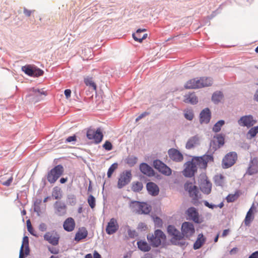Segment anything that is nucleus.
Instances as JSON below:
<instances>
[{
  "instance_id": "nucleus-1",
  "label": "nucleus",
  "mask_w": 258,
  "mask_h": 258,
  "mask_svg": "<svg viewBox=\"0 0 258 258\" xmlns=\"http://www.w3.org/2000/svg\"><path fill=\"white\" fill-rule=\"evenodd\" d=\"M149 243L153 247H158L166 239V236L160 229H156L154 233H149L147 235Z\"/></svg>"
},
{
  "instance_id": "nucleus-2",
  "label": "nucleus",
  "mask_w": 258,
  "mask_h": 258,
  "mask_svg": "<svg viewBox=\"0 0 258 258\" xmlns=\"http://www.w3.org/2000/svg\"><path fill=\"white\" fill-rule=\"evenodd\" d=\"M64 172V168L61 164L55 166L46 175L48 181L52 184L55 181L62 175Z\"/></svg>"
},
{
  "instance_id": "nucleus-3",
  "label": "nucleus",
  "mask_w": 258,
  "mask_h": 258,
  "mask_svg": "<svg viewBox=\"0 0 258 258\" xmlns=\"http://www.w3.org/2000/svg\"><path fill=\"white\" fill-rule=\"evenodd\" d=\"M225 143V137L223 134H219L214 136L211 141L209 149L208 151L209 154L213 155L216 151L222 147Z\"/></svg>"
},
{
  "instance_id": "nucleus-4",
  "label": "nucleus",
  "mask_w": 258,
  "mask_h": 258,
  "mask_svg": "<svg viewBox=\"0 0 258 258\" xmlns=\"http://www.w3.org/2000/svg\"><path fill=\"white\" fill-rule=\"evenodd\" d=\"M195 233L194 224L189 222H184L181 226V240H190Z\"/></svg>"
},
{
  "instance_id": "nucleus-5",
  "label": "nucleus",
  "mask_w": 258,
  "mask_h": 258,
  "mask_svg": "<svg viewBox=\"0 0 258 258\" xmlns=\"http://www.w3.org/2000/svg\"><path fill=\"white\" fill-rule=\"evenodd\" d=\"M192 160H194L196 166H199L200 168L203 169H206L208 163L214 161L213 155L207 154L201 156L194 157Z\"/></svg>"
},
{
  "instance_id": "nucleus-6",
  "label": "nucleus",
  "mask_w": 258,
  "mask_h": 258,
  "mask_svg": "<svg viewBox=\"0 0 258 258\" xmlns=\"http://www.w3.org/2000/svg\"><path fill=\"white\" fill-rule=\"evenodd\" d=\"M199 184L200 190L205 195H209L211 192L212 184L208 179L205 173L200 174L199 179Z\"/></svg>"
},
{
  "instance_id": "nucleus-7",
  "label": "nucleus",
  "mask_w": 258,
  "mask_h": 258,
  "mask_svg": "<svg viewBox=\"0 0 258 258\" xmlns=\"http://www.w3.org/2000/svg\"><path fill=\"white\" fill-rule=\"evenodd\" d=\"M184 189L189 193V196L192 198V202L196 205L199 199V190L197 186L193 185L191 182H186L184 185Z\"/></svg>"
},
{
  "instance_id": "nucleus-8",
  "label": "nucleus",
  "mask_w": 258,
  "mask_h": 258,
  "mask_svg": "<svg viewBox=\"0 0 258 258\" xmlns=\"http://www.w3.org/2000/svg\"><path fill=\"white\" fill-rule=\"evenodd\" d=\"M22 71L28 76L33 77H38L42 76L44 74V71L42 70L29 64L23 66Z\"/></svg>"
},
{
  "instance_id": "nucleus-9",
  "label": "nucleus",
  "mask_w": 258,
  "mask_h": 258,
  "mask_svg": "<svg viewBox=\"0 0 258 258\" xmlns=\"http://www.w3.org/2000/svg\"><path fill=\"white\" fill-rule=\"evenodd\" d=\"M86 136L89 140H94V143L98 144L103 139V134L100 128L98 127L96 131L89 129L87 132Z\"/></svg>"
},
{
  "instance_id": "nucleus-10",
  "label": "nucleus",
  "mask_w": 258,
  "mask_h": 258,
  "mask_svg": "<svg viewBox=\"0 0 258 258\" xmlns=\"http://www.w3.org/2000/svg\"><path fill=\"white\" fill-rule=\"evenodd\" d=\"M237 159V154L235 152L227 153L223 158L222 166L224 169L228 168L233 166Z\"/></svg>"
},
{
  "instance_id": "nucleus-11",
  "label": "nucleus",
  "mask_w": 258,
  "mask_h": 258,
  "mask_svg": "<svg viewBox=\"0 0 258 258\" xmlns=\"http://www.w3.org/2000/svg\"><path fill=\"white\" fill-rule=\"evenodd\" d=\"M153 166L154 168L159 172L165 175L169 176L172 173L171 169L164 163L159 159L154 160Z\"/></svg>"
},
{
  "instance_id": "nucleus-12",
  "label": "nucleus",
  "mask_w": 258,
  "mask_h": 258,
  "mask_svg": "<svg viewBox=\"0 0 258 258\" xmlns=\"http://www.w3.org/2000/svg\"><path fill=\"white\" fill-rule=\"evenodd\" d=\"M46 95L45 92L38 89L32 88L27 96L30 102L36 103L42 99V95Z\"/></svg>"
},
{
  "instance_id": "nucleus-13",
  "label": "nucleus",
  "mask_w": 258,
  "mask_h": 258,
  "mask_svg": "<svg viewBox=\"0 0 258 258\" xmlns=\"http://www.w3.org/2000/svg\"><path fill=\"white\" fill-rule=\"evenodd\" d=\"M132 173L131 170H125L120 174L118 180L117 187L121 189L127 185L132 180Z\"/></svg>"
},
{
  "instance_id": "nucleus-14",
  "label": "nucleus",
  "mask_w": 258,
  "mask_h": 258,
  "mask_svg": "<svg viewBox=\"0 0 258 258\" xmlns=\"http://www.w3.org/2000/svg\"><path fill=\"white\" fill-rule=\"evenodd\" d=\"M44 239L48 241L52 245L55 246L58 244L60 236L55 230L47 232L44 235Z\"/></svg>"
},
{
  "instance_id": "nucleus-15",
  "label": "nucleus",
  "mask_w": 258,
  "mask_h": 258,
  "mask_svg": "<svg viewBox=\"0 0 258 258\" xmlns=\"http://www.w3.org/2000/svg\"><path fill=\"white\" fill-rule=\"evenodd\" d=\"M185 169L183 171V175L186 177H192L197 171V167L194 160L187 161L184 164Z\"/></svg>"
},
{
  "instance_id": "nucleus-16",
  "label": "nucleus",
  "mask_w": 258,
  "mask_h": 258,
  "mask_svg": "<svg viewBox=\"0 0 258 258\" xmlns=\"http://www.w3.org/2000/svg\"><path fill=\"white\" fill-rule=\"evenodd\" d=\"M186 214L189 217V219L195 223L201 224L203 222V219L200 218L198 210L195 207H191L188 208Z\"/></svg>"
},
{
  "instance_id": "nucleus-17",
  "label": "nucleus",
  "mask_w": 258,
  "mask_h": 258,
  "mask_svg": "<svg viewBox=\"0 0 258 258\" xmlns=\"http://www.w3.org/2000/svg\"><path fill=\"white\" fill-rule=\"evenodd\" d=\"M55 214L58 216L65 215L67 211V206L62 201H57L53 204Z\"/></svg>"
},
{
  "instance_id": "nucleus-18",
  "label": "nucleus",
  "mask_w": 258,
  "mask_h": 258,
  "mask_svg": "<svg viewBox=\"0 0 258 258\" xmlns=\"http://www.w3.org/2000/svg\"><path fill=\"white\" fill-rule=\"evenodd\" d=\"M212 117V113L210 109L207 107L203 109L199 115L200 123L202 124H208Z\"/></svg>"
},
{
  "instance_id": "nucleus-19",
  "label": "nucleus",
  "mask_w": 258,
  "mask_h": 258,
  "mask_svg": "<svg viewBox=\"0 0 258 258\" xmlns=\"http://www.w3.org/2000/svg\"><path fill=\"white\" fill-rule=\"evenodd\" d=\"M258 173V158H250L246 174L252 175Z\"/></svg>"
},
{
  "instance_id": "nucleus-20",
  "label": "nucleus",
  "mask_w": 258,
  "mask_h": 258,
  "mask_svg": "<svg viewBox=\"0 0 258 258\" xmlns=\"http://www.w3.org/2000/svg\"><path fill=\"white\" fill-rule=\"evenodd\" d=\"M255 123L251 115L241 116L238 120V124L241 126H246L247 128L252 126Z\"/></svg>"
},
{
  "instance_id": "nucleus-21",
  "label": "nucleus",
  "mask_w": 258,
  "mask_h": 258,
  "mask_svg": "<svg viewBox=\"0 0 258 258\" xmlns=\"http://www.w3.org/2000/svg\"><path fill=\"white\" fill-rule=\"evenodd\" d=\"M167 232L169 235L172 236L171 240H181L180 232L173 225H169L167 228Z\"/></svg>"
},
{
  "instance_id": "nucleus-22",
  "label": "nucleus",
  "mask_w": 258,
  "mask_h": 258,
  "mask_svg": "<svg viewBox=\"0 0 258 258\" xmlns=\"http://www.w3.org/2000/svg\"><path fill=\"white\" fill-rule=\"evenodd\" d=\"M169 158L173 161L179 162L183 160V157L181 153L177 149L171 148L168 151Z\"/></svg>"
},
{
  "instance_id": "nucleus-23",
  "label": "nucleus",
  "mask_w": 258,
  "mask_h": 258,
  "mask_svg": "<svg viewBox=\"0 0 258 258\" xmlns=\"http://www.w3.org/2000/svg\"><path fill=\"white\" fill-rule=\"evenodd\" d=\"M119 226L115 219L111 218L107 223L106 227V232L109 235L115 233L118 229Z\"/></svg>"
},
{
  "instance_id": "nucleus-24",
  "label": "nucleus",
  "mask_w": 258,
  "mask_h": 258,
  "mask_svg": "<svg viewBox=\"0 0 258 258\" xmlns=\"http://www.w3.org/2000/svg\"><path fill=\"white\" fill-rule=\"evenodd\" d=\"M140 171L149 177L153 176L155 174V171L146 163H142L139 166Z\"/></svg>"
},
{
  "instance_id": "nucleus-25",
  "label": "nucleus",
  "mask_w": 258,
  "mask_h": 258,
  "mask_svg": "<svg viewBox=\"0 0 258 258\" xmlns=\"http://www.w3.org/2000/svg\"><path fill=\"white\" fill-rule=\"evenodd\" d=\"M146 188L148 193L152 196H156L159 194V187L154 182H148L146 184Z\"/></svg>"
},
{
  "instance_id": "nucleus-26",
  "label": "nucleus",
  "mask_w": 258,
  "mask_h": 258,
  "mask_svg": "<svg viewBox=\"0 0 258 258\" xmlns=\"http://www.w3.org/2000/svg\"><path fill=\"white\" fill-rule=\"evenodd\" d=\"M75 227V222L72 217L68 218L63 222V227L68 232L72 231Z\"/></svg>"
},
{
  "instance_id": "nucleus-27",
  "label": "nucleus",
  "mask_w": 258,
  "mask_h": 258,
  "mask_svg": "<svg viewBox=\"0 0 258 258\" xmlns=\"http://www.w3.org/2000/svg\"><path fill=\"white\" fill-rule=\"evenodd\" d=\"M88 231L85 227L79 228L75 235L74 240L77 242H79L81 240L86 238L88 236Z\"/></svg>"
},
{
  "instance_id": "nucleus-28",
  "label": "nucleus",
  "mask_w": 258,
  "mask_h": 258,
  "mask_svg": "<svg viewBox=\"0 0 258 258\" xmlns=\"http://www.w3.org/2000/svg\"><path fill=\"white\" fill-rule=\"evenodd\" d=\"M199 144V138L198 135L190 138L186 142L185 148L187 149H190L196 145Z\"/></svg>"
},
{
  "instance_id": "nucleus-29",
  "label": "nucleus",
  "mask_w": 258,
  "mask_h": 258,
  "mask_svg": "<svg viewBox=\"0 0 258 258\" xmlns=\"http://www.w3.org/2000/svg\"><path fill=\"white\" fill-rule=\"evenodd\" d=\"M206 238L202 233L198 235L197 239L194 244L193 248L195 250L200 249L206 242Z\"/></svg>"
},
{
  "instance_id": "nucleus-30",
  "label": "nucleus",
  "mask_w": 258,
  "mask_h": 258,
  "mask_svg": "<svg viewBox=\"0 0 258 258\" xmlns=\"http://www.w3.org/2000/svg\"><path fill=\"white\" fill-rule=\"evenodd\" d=\"M184 97L183 101L185 103L196 104L198 102V98L194 93L186 94Z\"/></svg>"
},
{
  "instance_id": "nucleus-31",
  "label": "nucleus",
  "mask_w": 258,
  "mask_h": 258,
  "mask_svg": "<svg viewBox=\"0 0 258 258\" xmlns=\"http://www.w3.org/2000/svg\"><path fill=\"white\" fill-rule=\"evenodd\" d=\"M138 248L143 252L149 251L152 246L150 244H148L145 240H139L137 243Z\"/></svg>"
},
{
  "instance_id": "nucleus-32",
  "label": "nucleus",
  "mask_w": 258,
  "mask_h": 258,
  "mask_svg": "<svg viewBox=\"0 0 258 258\" xmlns=\"http://www.w3.org/2000/svg\"><path fill=\"white\" fill-rule=\"evenodd\" d=\"M253 208V205L249 209L248 211L247 212L245 218L244 219V224L245 226H249L251 221L254 219V215L252 211V208Z\"/></svg>"
},
{
  "instance_id": "nucleus-33",
  "label": "nucleus",
  "mask_w": 258,
  "mask_h": 258,
  "mask_svg": "<svg viewBox=\"0 0 258 258\" xmlns=\"http://www.w3.org/2000/svg\"><path fill=\"white\" fill-rule=\"evenodd\" d=\"M224 96L221 91L215 92L212 96V101L216 104H218L223 99Z\"/></svg>"
},
{
  "instance_id": "nucleus-34",
  "label": "nucleus",
  "mask_w": 258,
  "mask_h": 258,
  "mask_svg": "<svg viewBox=\"0 0 258 258\" xmlns=\"http://www.w3.org/2000/svg\"><path fill=\"white\" fill-rule=\"evenodd\" d=\"M130 207L133 212L140 213V210L143 208L142 203L136 201H132L130 205Z\"/></svg>"
},
{
  "instance_id": "nucleus-35",
  "label": "nucleus",
  "mask_w": 258,
  "mask_h": 258,
  "mask_svg": "<svg viewBox=\"0 0 258 258\" xmlns=\"http://www.w3.org/2000/svg\"><path fill=\"white\" fill-rule=\"evenodd\" d=\"M225 177L222 174L216 175L214 177V181L216 186H223Z\"/></svg>"
},
{
  "instance_id": "nucleus-36",
  "label": "nucleus",
  "mask_w": 258,
  "mask_h": 258,
  "mask_svg": "<svg viewBox=\"0 0 258 258\" xmlns=\"http://www.w3.org/2000/svg\"><path fill=\"white\" fill-rule=\"evenodd\" d=\"M143 188V183L140 181L133 182L132 183V190L135 192H139Z\"/></svg>"
},
{
  "instance_id": "nucleus-37",
  "label": "nucleus",
  "mask_w": 258,
  "mask_h": 258,
  "mask_svg": "<svg viewBox=\"0 0 258 258\" xmlns=\"http://www.w3.org/2000/svg\"><path fill=\"white\" fill-rule=\"evenodd\" d=\"M52 196L55 200H60L62 197L60 188L57 186L54 187L52 189Z\"/></svg>"
},
{
  "instance_id": "nucleus-38",
  "label": "nucleus",
  "mask_w": 258,
  "mask_h": 258,
  "mask_svg": "<svg viewBox=\"0 0 258 258\" xmlns=\"http://www.w3.org/2000/svg\"><path fill=\"white\" fill-rule=\"evenodd\" d=\"M146 31L145 29H138L135 33L133 34V37L136 41L142 42L141 33Z\"/></svg>"
},
{
  "instance_id": "nucleus-39",
  "label": "nucleus",
  "mask_w": 258,
  "mask_h": 258,
  "mask_svg": "<svg viewBox=\"0 0 258 258\" xmlns=\"http://www.w3.org/2000/svg\"><path fill=\"white\" fill-rule=\"evenodd\" d=\"M239 192L236 191L234 194H229L226 198L227 203H232L235 201L239 197Z\"/></svg>"
},
{
  "instance_id": "nucleus-40",
  "label": "nucleus",
  "mask_w": 258,
  "mask_h": 258,
  "mask_svg": "<svg viewBox=\"0 0 258 258\" xmlns=\"http://www.w3.org/2000/svg\"><path fill=\"white\" fill-rule=\"evenodd\" d=\"M25 248V251H26L27 253L30 252V248L29 246V238L27 236H25L23 238L22 244L21 247V248L24 249Z\"/></svg>"
},
{
  "instance_id": "nucleus-41",
  "label": "nucleus",
  "mask_w": 258,
  "mask_h": 258,
  "mask_svg": "<svg viewBox=\"0 0 258 258\" xmlns=\"http://www.w3.org/2000/svg\"><path fill=\"white\" fill-rule=\"evenodd\" d=\"M225 124L224 120L218 121L213 126L212 130L215 133H218L221 131L222 126Z\"/></svg>"
},
{
  "instance_id": "nucleus-42",
  "label": "nucleus",
  "mask_w": 258,
  "mask_h": 258,
  "mask_svg": "<svg viewBox=\"0 0 258 258\" xmlns=\"http://www.w3.org/2000/svg\"><path fill=\"white\" fill-rule=\"evenodd\" d=\"M126 163L130 166H134L137 162L138 158L134 156H130L126 159Z\"/></svg>"
},
{
  "instance_id": "nucleus-43",
  "label": "nucleus",
  "mask_w": 258,
  "mask_h": 258,
  "mask_svg": "<svg viewBox=\"0 0 258 258\" xmlns=\"http://www.w3.org/2000/svg\"><path fill=\"white\" fill-rule=\"evenodd\" d=\"M170 242L173 245L178 246L181 247H185L188 245V242H186L185 241H183L182 240H170Z\"/></svg>"
},
{
  "instance_id": "nucleus-44",
  "label": "nucleus",
  "mask_w": 258,
  "mask_h": 258,
  "mask_svg": "<svg viewBox=\"0 0 258 258\" xmlns=\"http://www.w3.org/2000/svg\"><path fill=\"white\" fill-rule=\"evenodd\" d=\"M118 167V163H114L112 164L109 169H108L107 175V177L108 178H110L111 177L112 174L114 172V171Z\"/></svg>"
},
{
  "instance_id": "nucleus-45",
  "label": "nucleus",
  "mask_w": 258,
  "mask_h": 258,
  "mask_svg": "<svg viewBox=\"0 0 258 258\" xmlns=\"http://www.w3.org/2000/svg\"><path fill=\"white\" fill-rule=\"evenodd\" d=\"M142 209L140 210V213L141 214H148L151 211V207L148 204L145 203H142Z\"/></svg>"
},
{
  "instance_id": "nucleus-46",
  "label": "nucleus",
  "mask_w": 258,
  "mask_h": 258,
  "mask_svg": "<svg viewBox=\"0 0 258 258\" xmlns=\"http://www.w3.org/2000/svg\"><path fill=\"white\" fill-rule=\"evenodd\" d=\"M67 202L70 205H75L77 203L76 196L73 194L68 195L67 196Z\"/></svg>"
},
{
  "instance_id": "nucleus-47",
  "label": "nucleus",
  "mask_w": 258,
  "mask_h": 258,
  "mask_svg": "<svg viewBox=\"0 0 258 258\" xmlns=\"http://www.w3.org/2000/svg\"><path fill=\"white\" fill-rule=\"evenodd\" d=\"M184 116L188 120L191 121L194 117V113L192 110H187L184 111Z\"/></svg>"
},
{
  "instance_id": "nucleus-48",
  "label": "nucleus",
  "mask_w": 258,
  "mask_h": 258,
  "mask_svg": "<svg viewBox=\"0 0 258 258\" xmlns=\"http://www.w3.org/2000/svg\"><path fill=\"white\" fill-rule=\"evenodd\" d=\"M202 83L203 85V87L211 86L212 84V80L211 78L202 77Z\"/></svg>"
},
{
  "instance_id": "nucleus-49",
  "label": "nucleus",
  "mask_w": 258,
  "mask_h": 258,
  "mask_svg": "<svg viewBox=\"0 0 258 258\" xmlns=\"http://www.w3.org/2000/svg\"><path fill=\"white\" fill-rule=\"evenodd\" d=\"M88 203L91 209H94L96 206V200L94 197L90 195L88 198Z\"/></svg>"
},
{
  "instance_id": "nucleus-50",
  "label": "nucleus",
  "mask_w": 258,
  "mask_h": 258,
  "mask_svg": "<svg viewBox=\"0 0 258 258\" xmlns=\"http://www.w3.org/2000/svg\"><path fill=\"white\" fill-rule=\"evenodd\" d=\"M195 79H192L188 80L184 85V88L186 89H195Z\"/></svg>"
},
{
  "instance_id": "nucleus-51",
  "label": "nucleus",
  "mask_w": 258,
  "mask_h": 258,
  "mask_svg": "<svg viewBox=\"0 0 258 258\" xmlns=\"http://www.w3.org/2000/svg\"><path fill=\"white\" fill-rule=\"evenodd\" d=\"M84 83L87 86L92 87L94 90L96 89V85L91 78L85 79Z\"/></svg>"
},
{
  "instance_id": "nucleus-52",
  "label": "nucleus",
  "mask_w": 258,
  "mask_h": 258,
  "mask_svg": "<svg viewBox=\"0 0 258 258\" xmlns=\"http://www.w3.org/2000/svg\"><path fill=\"white\" fill-rule=\"evenodd\" d=\"M258 133V126H255L253 127H251L248 131V134L251 138L254 137L256 134Z\"/></svg>"
},
{
  "instance_id": "nucleus-53",
  "label": "nucleus",
  "mask_w": 258,
  "mask_h": 258,
  "mask_svg": "<svg viewBox=\"0 0 258 258\" xmlns=\"http://www.w3.org/2000/svg\"><path fill=\"white\" fill-rule=\"evenodd\" d=\"M103 148L107 151H111L113 149V145L109 141H106L102 145Z\"/></svg>"
},
{
  "instance_id": "nucleus-54",
  "label": "nucleus",
  "mask_w": 258,
  "mask_h": 258,
  "mask_svg": "<svg viewBox=\"0 0 258 258\" xmlns=\"http://www.w3.org/2000/svg\"><path fill=\"white\" fill-rule=\"evenodd\" d=\"M155 227L161 228L163 225V221L162 219L159 217H156L154 220Z\"/></svg>"
},
{
  "instance_id": "nucleus-55",
  "label": "nucleus",
  "mask_w": 258,
  "mask_h": 258,
  "mask_svg": "<svg viewBox=\"0 0 258 258\" xmlns=\"http://www.w3.org/2000/svg\"><path fill=\"white\" fill-rule=\"evenodd\" d=\"M127 234L131 238H135L138 236V234L136 231L135 230H131L130 228H128L127 230Z\"/></svg>"
},
{
  "instance_id": "nucleus-56",
  "label": "nucleus",
  "mask_w": 258,
  "mask_h": 258,
  "mask_svg": "<svg viewBox=\"0 0 258 258\" xmlns=\"http://www.w3.org/2000/svg\"><path fill=\"white\" fill-rule=\"evenodd\" d=\"M195 89L203 88L204 85H202L201 78H200V79H199L198 78H195Z\"/></svg>"
},
{
  "instance_id": "nucleus-57",
  "label": "nucleus",
  "mask_w": 258,
  "mask_h": 258,
  "mask_svg": "<svg viewBox=\"0 0 258 258\" xmlns=\"http://www.w3.org/2000/svg\"><path fill=\"white\" fill-rule=\"evenodd\" d=\"M48 249L50 253L54 254H58L59 251L58 248L54 247L48 246Z\"/></svg>"
},
{
  "instance_id": "nucleus-58",
  "label": "nucleus",
  "mask_w": 258,
  "mask_h": 258,
  "mask_svg": "<svg viewBox=\"0 0 258 258\" xmlns=\"http://www.w3.org/2000/svg\"><path fill=\"white\" fill-rule=\"evenodd\" d=\"M77 140V136L75 135H74L72 136H69L68 137L65 141L66 143H70L72 142H75Z\"/></svg>"
},
{
  "instance_id": "nucleus-59",
  "label": "nucleus",
  "mask_w": 258,
  "mask_h": 258,
  "mask_svg": "<svg viewBox=\"0 0 258 258\" xmlns=\"http://www.w3.org/2000/svg\"><path fill=\"white\" fill-rule=\"evenodd\" d=\"M150 114V112H144L143 113H141L140 115H139L136 119V121H138L143 117H145V116L148 115Z\"/></svg>"
},
{
  "instance_id": "nucleus-60",
  "label": "nucleus",
  "mask_w": 258,
  "mask_h": 258,
  "mask_svg": "<svg viewBox=\"0 0 258 258\" xmlns=\"http://www.w3.org/2000/svg\"><path fill=\"white\" fill-rule=\"evenodd\" d=\"M13 180V178L12 176L10 177L8 180L5 181H3L2 184L4 185L9 186L11 185Z\"/></svg>"
},
{
  "instance_id": "nucleus-61",
  "label": "nucleus",
  "mask_w": 258,
  "mask_h": 258,
  "mask_svg": "<svg viewBox=\"0 0 258 258\" xmlns=\"http://www.w3.org/2000/svg\"><path fill=\"white\" fill-rule=\"evenodd\" d=\"M204 203L206 207H207L209 208H210L211 209H213L214 208H216V205H214L212 203H210L207 201H205L204 202Z\"/></svg>"
},
{
  "instance_id": "nucleus-62",
  "label": "nucleus",
  "mask_w": 258,
  "mask_h": 258,
  "mask_svg": "<svg viewBox=\"0 0 258 258\" xmlns=\"http://www.w3.org/2000/svg\"><path fill=\"white\" fill-rule=\"evenodd\" d=\"M30 252H28V254L26 252V251L25 250L24 252V249H22V248H20V253L19 256H21L23 258H25L26 256H27L28 255H29Z\"/></svg>"
},
{
  "instance_id": "nucleus-63",
  "label": "nucleus",
  "mask_w": 258,
  "mask_h": 258,
  "mask_svg": "<svg viewBox=\"0 0 258 258\" xmlns=\"http://www.w3.org/2000/svg\"><path fill=\"white\" fill-rule=\"evenodd\" d=\"M47 229V225L44 223H41L39 225V230L41 232L45 231Z\"/></svg>"
},
{
  "instance_id": "nucleus-64",
  "label": "nucleus",
  "mask_w": 258,
  "mask_h": 258,
  "mask_svg": "<svg viewBox=\"0 0 258 258\" xmlns=\"http://www.w3.org/2000/svg\"><path fill=\"white\" fill-rule=\"evenodd\" d=\"M138 229L141 231H145L147 229V225L145 223L141 222L138 225Z\"/></svg>"
}]
</instances>
